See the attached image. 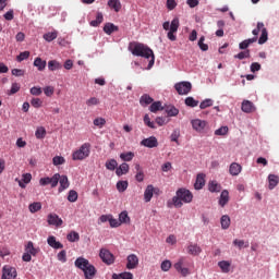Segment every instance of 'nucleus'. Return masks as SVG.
<instances>
[{
    "mask_svg": "<svg viewBox=\"0 0 279 279\" xmlns=\"http://www.w3.org/2000/svg\"><path fill=\"white\" fill-rule=\"evenodd\" d=\"M129 51L133 56H136L137 58H146V60H149L147 70L151 69L154 66V63L156 62V57L154 56V50H151L149 47L145 46V44H130Z\"/></svg>",
    "mask_w": 279,
    "mask_h": 279,
    "instance_id": "f257e3e1",
    "label": "nucleus"
},
{
    "mask_svg": "<svg viewBox=\"0 0 279 279\" xmlns=\"http://www.w3.org/2000/svg\"><path fill=\"white\" fill-rule=\"evenodd\" d=\"M191 202H193V193L186 190V187L177 190L175 195L172 197L174 208H182L184 204H191Z\"/></svg>",
    "mask_w": 279,
    "mask_h": 279,
    "instance_id": "f03ea898",
    "label": "nucleus"
},
{
    "mask_svg": "<svg viewBox=\"0 0 279 279\" xmlns=\"http://www.w3.org/2000/svg\"><path fill=\"white\" fill-rule=\"evenodd\" d=\"M162 28L168 32L167 38L171 40L172 43L177 40L175 34L178 33V29L180 28V19L174 17L171 23L169 21L163 22Z\"/></svg>",
    "mask_w": 279,
    "mask_h": 279,
    "instance_id": "7ed1b4c3",
    "label": "nucleus"
},
{
    "mask_svg": "<svg viewBox=\"0 0 279 279\" xmlns=\"http://www.w3.org/2000/svg\"><path fill=\"white\" fill-rule=\"evenodd\" d=\"M90 156V145L84 143L77 150L72 154V160H86Z\"/></svg>",
    "mask_w": 279,
    "mask_h": 279,
    "instance_id": "20e7f679",
    "label": "nucleus"
},
{
    "mask_svg": "<svg viewBox=\"0 0 279 279\" xmlns=\"http://www.w3.org/2000/svg\"><path fill=\"white\" fill-rule=\"evenodd\" d=\"M58 182H60V173H54L52 177H44L39 179L40 186H51V189H56L58 186Z\"/></svg>",
    "mask_w": 279,
    "mask_h": 279,
    "instance_id": "39448f33",
    "label": "nucleus"
},
{
    "mask_svg": "<svg viewBox=\"0 0 279 279\" xmlns=\"http://www.w3.org/2000/svg\"><path fill=\"white\" fill-rule=\"evenodd\" d=\"M193 88L191 82L182 81L174 85V89L177 90L178 95H189Z\"/></svg>",
    "mask_w": 279,
    "mask_h": 279,
    "instance_id": "423d86ee",
    "label": "nucleus"
},
{
    "mask_svg": "<svg viewBox=\"0 0 279 279\" xmlns=\"http://www.w3.org/2000/svg\"><path fill=\"white\" fill-rule=\"evenodd\" d=\"M17 276H19V272L16 271V268H14L10 265H4L2 267L1 279H16Z\"/></svg>",
    "mask_w": 279,
    "mask_h": 279,
    "instance_id": "0eeeda50",
    "label": "nucleus"
},
{
    "mask_svg": "<svg viewBox=\"0 0 279 279\" xmlns=\"http://www.w3.org/2000/svg\"><path fill=\"white\" fill-rule=\"evenodd\" d=\"M99 256L105 265L114 264V255L107 248H100Z\"/></svg>",
    "mask_w": 279,
    "mask_h": 279,
    "instance_id": "6e6552de",
    "label": "nucleus"
},
{
    "mask_svg": "<svg viewBox=\"0 0 279 279\" xmlns=\"http://www.w3.org/2000/svg\"><path fill=\"white\" fill-rule=\"evenodd\" d=\"M175 271L178 274H181L183 278H186L191 274V270L189 268L184 267V257L180 258L174 265H173Z\"/></svg>",
    "mask_w": 279,
    "mask_h": 279,
    "instance_id": "1a4fd4ad",
    "label": "nucleus"
},
{
    "mask_svg": "<svg viewBox=\"0 0 279 279\" xmlns=\"http://www.w3.org/2000/svg\"><path fill=\"white\" fill-rule=\"evenodd\" d=\"M140 145H142V147H147L148 149H154L155 147H158V138H156V136H149L142 140Z\"/></svg>",
    "mask_w": 279,
    "mask_h": 279,
    "instance_id": "9d476101",
    "label": "nucleus"
},
{
    "mask_svg": "<svg viewBox=\"0 0 279 279\" xmlns=\"http://www.w3.org/2000/svg\"><path fill=\"white\" fill-rule=\"evenodd\" d=\"M47 221L49 226H54L56 228H60L64 223L62 218L58 216V214H49L47 217Z\"/></svg>",
    "mask_w": 279,
    "mask_h": 279,
    "instance_id": "9b49d317",
    "label": "nucleus"
},
{
    "mask_svg": "<svg viewBox=\"0 0 279 279\" xmlns=\"http://www.w3.org/2000/svg\"><path fill=\"white\" fill-rule=\"evenodd\" d=\"M89 265H90V262L83 256L77 257L74 262V267H76V269H81V271L83 272L86 271Z\"/></svg>",
    "mask_w": 279,
    "mask_h": 279,
    "instance_id": "f8f14e48",
    "label": "nucleus"
},
{
    "mask_svg": "<svg viewBox=\"0 0 279 279\" xmlns=\"http://www.w3.org/2000/svg\"><path fill=\"white\" fill-rule=\"evenodd\" d=\"M58 183L60 184L58 189V193H64L69 186H71V183L69 182V177L65 174L60 175Z\"/></svg>",
    "mask_w": 279,
    "mask_h": 279,
    "instance_id": "ddd939ff",
    "label": "nucleus"
},
{
    "mask_svg": "<svg viewBox=\"0 0 279 279\" xmlns=\"http://www.w3.org/2000/svg\"><path fill=\"white\" fill-rule=\"evenodd\" d=\"M15 182H17L20 189H26L27 184H29V182H32V173L22 174V180L16 178Z\"/></svg>",
    "mask_w": 279,
    "mask_h": 279,
    "instance_id": "4468645a",
    "label": "nucleus"
},
{
    "mask_svg": "<svg viewBox=\"0 0 279 279\" xmlns=\"http://www.w3.org/2000/svg\"><path fill=\"white\" fill-rule=\"evenodd\" d=\"M126 269H136L138 267V256L131 254L126 257Z\"/></svg>",
    "mask_w": 279,
    "mask_h": 279,
    "instance_id": "2eb2a0df",
    "label": "nucleus"
},
{
    "mask_svg": "<svg viewBox=\"0 0 279 279\" xmlns=\"http://www.w3.org/2000/svg\"><path fill=\"white\" fill-rule=\"evenodd\" d=\"M205 185H206V174L198 173L196 177V181L194 183V189L196 191H202V189H204Z\"/></svg>",
    "mask_w": 279,
    "mask_h": 279,
    "instance_id": "dca6fc26",
    "label": "nucleus"
},
{
    "mask_svg": "<svg viewBox=\"0 0 279 279\" xmlns=\"http://www.w3.org/2000/svg\"><path fill=\"white\" fill-rule=\"evenodd\" d=\"M228 202H230V192H228V190H223L218 199V204L221 208H226Z\"/></svg>",
    "mask_w": 279,
    "mask_h": 279,
    "instance_id": "f3484780",
    "label": "nucleus"
},
{
    "mask_svg": "<svg viewBox=\"0 0 279 279\" xmlns=\"http://www.w3.org/2000/svg\"><path fill=\"white\" fill-rule=\"evenodd\" d=\"M206 121L201 119H195L191 121L193 130L196 132H203L204 128H206Z\"/></svg>",
    "mask_w": 279,
    "mask_h": 279,
    "instance_id": "a211bd4d",
    "label": "nucleus"
},
{
    "mask_svg": "<svg viewBox=\"0 0 279 279\" xmlns=\"http://www.w3.org/2000/svg\"><path fill=\"white\" fill-rule=\"evenodd\" d=\"M242 112H245L246 114H250L256 110V107L254 106V102L250 100H244L241 106Z\"/></svg>",
    "mask_w": 279,
    "mask_h": 279,
    "instance_id": "6ab92c4d",
    "label": "nucleus"
},
{
    "mask_svg": "<svg viewBox=\"0 0 279 279\" xmlns=\"http://www.w3.org/2000/svg\"><path fill=\"white\" fill-rule=\"evenodd\" d=\"M130 173V165L126 162L121 163L117 169H116V175L118 178H121V175H128Z\"/></svg>",
    "mask_w": 279,
    "mask_h": 279,
    "instance_id": "aec40b11",
    "label": "nucleus"
},
{
    "mask_svg": "<svg viewBox=\"0 0 279 279\" xmlns=\"http://www.w3.org/2000/svg\"><path fill=\"white\" fill-rule=\"evenodd\" d=\"M47 243L50 247H52L53 250H62V247H64V245L60 242H58L56 240V236L53 235H49L47 239Z\"/></svg>",
    "mask_w": 279,
    "mask_h": 279,
    "instance_id": "412c9836",
    "label": "nucleus"
},
{
    "mask_svg": "<svg viewBox=\"0 0 279 279\" xmlns=\"http://www.w3.org/2000/svg\"><path fill=\"white\" fill-rule=\"evenodd\" d=\"M243 171V167L240 163L232 162L229 167L230 175L236 177Z\"/></svg>",
    "mask_w": 279,
    "mask_h": 279,
    "instance_id": "4be33fe9",
    "label": "nucleus"
},
{
    "mask_svg": "<svg viewBox=\"0 0 279 279\" xmlns=\"http://www.w3.org/2000/svg\"><path fill=\"white\" fill-rule=\"evenodd\" d=\"M163 110L167 112L168 117H178V114H180V110L173 105H166Z\"/></svg>",
    "mask_w": 279,
    "mask_h": 279,
    "instance_id": "5701e85b",
    "label": "nucleus"
},
{
    "mask_svg": "<svg viewBox=\"0 0 279 279\" xmlns=\"http://www.w3.org/2000/svg\"><path fill=\"white\" fill-rule=\"evenodd\" d=\"M83 274L85 276V279H93L97 274V268H95L93 264H89Z\"/></svg>",
    "mask_w": 279,
    "mask_h": 279,
    "instance_id": "b1692460",
    "label": "nucleus"
},
{
    "mask_svg": "<svg viewBox=\"0 0 279 279\" xmlns=\"http://www.w3.org/2000/svg\"><path fill=\"white\" fill-rule=\"evenodd\" d=\"M150 104H154V98H151V96H149L148 94H144L141 96L140 105L143 108H147V106H149Z\"/></svg>",
    "mask_w": 279,
    "mask_h": 279,
    "instance_id": "393cba45",
    "label": "nucleus"
},
{
    "mask_svg": "<svg viewBox=\"0 0 279 279\" xmlns=\"http://www.w3.org/2000/svg\"><path fill=\"white\" fill-rule=\"evenodd\" d=\"M104 32L107 34V36H111L114 34V32H119V26L112 24V23H106L104 26Z\"/></svg>",
    "mask_w": 279,
    "mask_h": 279,
    "instance_id": "a878e982",
    "label": "nucleus"
},
{
    "mask_svg": "<svg viewBox=\"0 0 279 279\" xmlns=\"http://www.w3.org/2000/svg\"><path fill=\"white\" fill-rule=\"evenodd\" d=\"M208 191L209 193H221V184L217 181H209Z\"/></svg>",
    "mask_w": 279,
    "mask_h": 279,
    "instance_id": "bb28decb",
    "label": "nucleus"
},
{
    "mask_svg": "<svg viewBox=\"0 0 279 279\" xmlns=\"http://www.w3.org/2000/svg\"><path fill=\"white\" fill-rule=\"evenodd\" d=\"M202 252V247L197 244H190L187 246V254H191V256H199Z\"/></svg>",
    "mask_w": 279,
    "mask_h": 279,
    "instance_id": "cd10ccee",
    "label": "nucleus"
},
{
    "mask_svg": "<svg viewBox=\"0 0 279 279\" xmlns=\"http://www.w3.org/2000/svg\"><path fill=\"white\" fill-rule=\"evenodd\" d=\"M25 252L31 256H36L40 252V248L34 247V242L29 241L25 246Z\"/></svg>",
    "mask_w": 279,
    "mask_h": 279,
    "instance_id": "c85d7f7f",
    "label": "nucleus"
},
{
    "mask_svg": "<svg viewBox=\"0 0 279 279\" xmlns=\"http://www.w3.org/2000/svg\"><path fill=\"white\" fill-rule=\"evenodd\" d=\"M268 182H269L268 189L270 191H274L278 186L279 177L276 174H269Z\"/></svg>",
    "mask_w": 279,
    "mask_h": 279,
    "instance_id": "c756f323",
    "label": "nucleus"
},
{
    "mask_svg": "<svg viewBox=\"0 0 279 279\" xmlns=\"http://www.w3.org/2000/svg\"><path fill=\"white\" fill-rule=\"evenodd\" d=\"M33 64L36 66L37 71H44L47 69V61L43 60L40 57H37Z\"/></svg>",
    "mask_w": 279,
    "mask_h": 279,
    "instance_id": "7c9ffc66",
    "label": "nucleus"
},
{
    "mask_svg": "<svg viewBox=\"0 0 279 279\" xmlns=\"http://www.w3.org/2000/svg\"><path fill=\"white\" fill-rule=\"evenodd\" d=\"M101 23H104V13L97 12L96 20L89 22V25L92 27H99V25H101Z\"/></svg>",
    "mask_w": 279,
    "mask_h": 279,
    "instance_id": "2f4dec72",
    "label": "nucleus"
},
{
    "mask_svg": "<svg viewBox=\"0 0 279 279\" xmlns=\"http://www.w3.org/2000/svg\"><path fill=\"white\" fill-rule=\"evenodd\" d=\"M230 223H231L230 216H228V215L221 216L220 226H221L222 230H228V228H230Z\"/></svg>",
    "mask_w": 279,
    "mask_h": 279,
    "instance_id": "473e14b6",
    "label": "nucleus"
},
{
    "mask_svg": "<svg viewBox=\"0 0 279 279\" xmlns=\"http://www.w3.org/2000/svg\"><path fill=\"white\" fill-rule=\"evenodd\" d=\"M153 197H154V185H147L144 192V199L145 202H151Z\"/></svg>",
    "mask_w": 279,
    "mask_h": 279,
    "instance_id": "72a5a7b5",
    "label": "nucleus"
},
{
    "mask_svg": "<svg viewBox=\"0 0 279 279\" xmlns=\"http://www.w3.org/2000/svg\"><path fill=\"white\" fill-rule=\"evenodd\" d=\"M48 69L50 71H60L62 69V63H60L58 60H50L48 61Z\"/></svg>",
    "mask_w": 279,
    "mask_h": 279,
    "instance_id": "f704fd0d",
    "label": "nucleus"
},
{
    "mask_svg": "<svg viewBox=\"0 0 279 279\" xmlns=\"http://www.w3.org/2000/svg\"><path fill=\"white\" fill-rule=\"evenodd\" d=\"M230 262L221 260L218 263V267L221 269L222 274H230Z\"/></svg>",
    "mask_w": 279,
    "mask_h": 279,
    "instance_id": "c9c22d12",
    "label": "nucleus"
},
{
    "mask_svg": "<svg viewBox=\"0 0 279 279\" xmlns=\"http://www.w3.org/2000/svg\"><path fill=\"white\" fill-rule=\"evenodd\" d=\"M120 158L121 160H123V162H132V160H134V153L133 151L121 153Z\"/></svg>",
    "mask_w": 279,
    "mask_h": 279,
    "instance_id": "e433bc0d",
    "label": "nucleus"
},
{
    "mask_svg": "<svg viewBox=\"0 0 279 279\" xmlns=\"http://www.w3.org/2000/svg\"><path fill=\"white\" fill-rule=\"evenodd\" d=\"M149 110L150 112L156 113L159 110H165V107H162V102L158 100V101L151 102Z\"/></svg>",
    "mask_w": 279,
    "mask_h": 279,
    "instance_id": "4c0bfd02",
    "label": "nucleus"
},
{
    "mask_svg": "<svg viewBox=\"0 0 279 279\" xmlns=\"http://www.w3.org/2000/svg\"><path fill=\"white\" fill-rule=\"evenodd\" d=\"M108 5H109V8L114 10V12L121 11V1L120 0H109Z\"/></svg>",
    "mask_w": 279,
    "mask_h": 279,
    "instance_id": "58836bf2",
    "label": "nucleus"
},
{
    "mask_svg": "<svg viewBox=\"0 0 279 279\" xmlns=\"http://www.w3.org/2000/svg\"><path fill=\"white\" fill-rule=\"evenodd\" d=\"M105 167L108 171H114V169L119 167V162H117L116 159H109L106 161Z\"/></svg>",
    "mask_w": 279,
    "mask_h": 279,
    "instance_id": "ea45409f",
    "label": "nucleus"
},
{
    "mask_svg": "<svg viewBox=\"0 0 279 279\" xmlns=\"http://www.w3.org/2000/svg\"><path fill=\"white\" fill-rule=\"evenodd\" d=\"M267 40H269V33L267 32V28H263L260 37L258 38V45H265Z\"/></svg>",
    "mask_w": 279,
    "mask_h": 279,
    "instance_id": "a19ab883",
    "label": "nucleus"
},
{
    "mask_svg": "<svg viewBox=\"0 0 279 279\" xmlns=\"http://www.w3.org/2000/svg\"><path fill=\"white\" fill-rule=\"evenodd\" d=\"M66 239L70 241V243H77V241H80V233H77V231H71L66 235Z\"/></svg>",
    "mask_w": 279,
    "mask_h": 279,
    "instance_id": "79ce46f5",
    "label": "nucleus"
},
{
    "mask_svg": "<svg viewBox=\"0 0 279 279\" xmlns=\"http://www.w3.org/2000/svg\"><path fill=\"white\" fill-rule=\"evenodd\" d=\"M185 106L189 108H197V106H199V100H195V98L190 96L185 98Z\"/></svg>",
    "mask_w": 279,
    "mask_h": 279,
    "instance_id": "37998d69",
    "label": "nucleus"
},
{
    "mask_svg": "<svg viewBox=\"0 0 279 279\" xmlns=\"http://www.w3.org/2000/svg\"><path fill=\"white\" fill-rule=\"evenodd\" d=\"M116 186L119 193H125V191H128L129 183L128 181H118Z\"/></svg>",
    "mask_w": 279,
    "mask_h": 279,
    "instance_id": "c03bdc74",
    "label": "nucleus"
},
{
    "mask_svg": "<svg viewBox=\"0 0 279 279\" xmlns=\"http://www.w3.org/2000/svg\"><path fill=\"white\" fill-rule=\"evenodd\" d=\"M233 58L235 60H245V58H251L250 49L241 51L238 54H234Z\"/></svg>",
    "mask_w": 279,
    "mask_h": 279,
    "instance_id": "a18cd8bd",
    "label": "nucleus"
},
{
    "mask_svg": "<svg viewBox=\"0 0 279 279\" xmlns=\"http://www.w3.org/2000/svg\"><path fill=\"white\" fill-rule=\"evenodd\" d=\"M43 208V204L40 202H35V203H32L29 206H28V209H29V213H38V210H41Z\"/></svg>",
    "mask_w": 279,
    "mask_h": 279,
    "instance_id": "49530a36",
    "label": "nucleus"
},
{
    "mask_svg": "<svg viewBox=\"0 0 279 279\" xmlns=\"http://www.w3.org/2000/svg\"><path fill=\"white\" fill-rule=\"evenodd\" d=\"M35 136L36 138H38L39 141L45 138V136H47V130H45L44 126H39L37 128L36 132H35Z\"/></svg>",
    "mask_w": 279,
    "mask_h": 279,
    "instance_id": "de8ad7c7",
    "label": "nucleus"
},
{
    "mask_svg": "<svg viewBox=\"0 0 279 279\" xmlns=\"http://www.w3.org/2000/svg\"><path fill=\"white\" fill-rule=\"evenodd\" d=\"M233 245L238 247L239 250H243V247H250V243H245V240H233Z\"/></svg>",
    "mask_w": 279,
    "mask_h": 279,
    "instance_id": "09e8293b",
    "label": "nucleus"
},
{
    "mask_svg": "<svg viewBox=\"0 0 279 279\" xmlns=\"http://www.w3.org/2000/svg\"><path fill=\"white\" fill-rule=\"evenodd\" d=\"M56 38H58L57 32H50V33L44 34V40H46L47 43H52V40H56Z\"/></svg>",
    "mask_w": 279,
    "mask_h": 279,
    "instance_id": "8fccbe9b",
    "label": "nucleus"
},
{
    "mask_svg": "<svg viewBox=\"0 0 279 279\" xmlns=\"http://www.w3.org/2000/svg\"><path fill=\"white\" fill-rule=\"evenodd\" d=\"M213 104H215V100H213L210 98H206L205 100H203L199 104V108H201V110H206V108H210L213 106Z\"/></svg>",
    "mask_w": 279,
    "mask_h": 279,
    "instance_id": "3c124183",
    "label": "nucleus"
},
{
    "mask_svg": "<svg viewBox=\"0 0 279 279\" xmlns=\"http://www.w3.org/2000/svg\"><path fill=\"white\" fill-rule=\"evenodd\" d=\"M230 132L228 126H220L218 130L215 131V136H226Z\"/></svg>",
    "mask_w": 279,
    "mask_h": 279,
    "instance_id": "603ef678",
    "label": "nucleus"
},
{
    "mask_svg": "<svg viewBox=\"0 0 279 279\" xmlns=\"http://www.w3.org/2000/svg\"><path fill=\"white\" fill-rule=\"evenodd\" d=\"M144 123L145 125H147V128H150V130H156V123L151 121V119L149 118V114L147 113L144 116Z\"/></svg>",
    "mask_w": 279,
    "mask_h": 279,
    "instance_id": "864d4df0",
    "label": "nucleus"
},
{
    "mask_svg": "<svg viewBox=\"0 0 279 279\" xmlns=\"http://www.w3.org/2000/svg\"><path fill=\"white\" fill-rule=\"evenodd\" d=\"M119 221L121 223H130V216L128 215V211H122L119 215Z\"/></svg>",
    "mask_w": 279,
    "mask_h": 279,
    "instance_id": "5fc2aeb1",
    "label": "nucleus"
},
{
    "mask_svg": "<svg viewBox=\"0 0 279 279\" xmlns=\"http://www.w3.org/2000/svg\"><path fill=\"white\" fill-rule=\"evenodd\" d=\"M78 195L75 190H70L68 193V202H71V204L75 203L77 199Z\"/></svg>",
    "mask_w": 279,
    "mask_h": 279,
    "instance_id": "6e6d98bb",
    "label": "nucleus"
},
{
    "mask_svg": "<svg viewBox=\"0 0 279 279\" xmlns=\"http://www.w3.org/2000/svg\"><path fill=\"white\" fill-rule=\"evenodd\" d=\"M64 162H66V160L62 156H54L52 158V165H54V167H58L60 165H64Z\"/></svg>",
    "mask_w": 279,
    "mask_h": 279,
    "instance_id": "4d7b16f0",
    "label": "nucleus"
},
{
    "mask_svg": "<svg viewBox=\"0 0 279 279\" xmlns=\"http://www.w3.org/2000/svg\"><path fill=\"white\" fill-rule=\"evenodd\" d=\"M21 90V85L19 83H12L11 89L8 95H16Z\"/></svg>",
    "mask_w": 279,
    "mask_h": 279,
    "instance_id": "13d9d810",
    "label": "nucleus"
},
{
    "mask_svg": "<svg viewBox=\"0 0 279 279\" xmlns=\"http://www.w3.org/2000/svg\"><path fill=\"white\" fill-rule=\"evenodd\" d=\"M206 40V37L202 36L198 40V47L201 51H208V45L204 43Z\"/></svg>",
    "mask_w": 279,
    "mask_h": 279,
    "instance_id": "bf43d9fd",
    "label": "nucleus"
},
{
    "mask_svg": "<svg viewBox=\"0 0 279 279\" xmlns=\"http://www.w3.org/2000/svg\"><path fill=\"white\" fill-rule=\"evenodd\" d=\"M160 269L161 271H169V269H171V260L169 259L163 260L160 265Z\"/></svg>",
    "mask_w": 279,
    "mask_h": 279,
    "instance_id": "052dcab7",
    "label": "nucleus"
},
{
    "mask_svg": "<svg viewBox=\"0 0 279 279\" xmlns=\"http://www.w3.org/2000/svg\"><path fill=\"white\" fill-rule=\"evenodd\" d=\"M31 95H34L35 97H40V95H43V88L37 86L32 87Z\"/></svg>",
    "mask_w": 279,
    "mask_h": 279,
    "instance_id": "680f3d73",
    "label": "nucleus"
},
{
    "mask_svg": "<svg viewBox=\"0 0 279 279\" xmlns=\"http://www.w3.org/2000/svg\"><path fill=\"white\" fill-rule=\"evenodd\" d=\"M29 58V51H23L17 57V62H23V60H27Z\"/></svg>",
    "mask_w": 279,
    "mask_h": 279,
    "instance_id": "e2e57ef3",
    "label": "nucleus"
},
{
    "mask_svg": "<svg viewBox=\"0 0 279 279\" xmlns=\"http://www.w3.org/2000/svg\"><path fill=\"white\" fill-rule=\"evenodd\" d=\"M31 106H33V108H41L43 107V100H40V98H33L31 100Z\"/></svg>",
    "mask_w": 279,
    "mask_h": 279,
    "instance_id": "0e129e2a",
    "label": "nucleus"
},
{
    "mask_svg": "<svg viewBox=\"0 0 279 279\" xmlns=\"http://www.w3.org/2000/svg\"><path fill=\"white\" fill-rule=\"evenodd\" d=\"M109 226L110 228H119V226H121V222L117 218H113L111 215V218H109Z\"/></svg>",
    "mask_w": 279,
    "mask_h": 279,
    "instance_id": "69168bd1",
    "label": "nucleus"
},
{
    "mask_svg": "<svg viewBox=\"0 0 279 279\" xmlns=\"http://www.w3.org/2000/svg\"><path fill=\"white\" fill-rule=\"evenodd\" d=\"M57 258L60 260V263H66V251L63 250L59 252Z\"/></svg>",
    "mask_w": 279,
    "mask_h": 279,
    "instance_id": "338daca9",
    "label": "nucleus"
},
{
    "mask_svg": "<svg viewBox=\"0 0 279 279\" xmlns=\"http://www.w3.org/2000/svg\"><path fill=\"white\" fill-rule=\"evenodd\" d=\"M98 104H99V99L97 97H92L86 100V106H88V107L98 106Z\"/></svg>",
    "mask_w": 279,
    "mask_h": 279,
    "instance_id": "774afa93",
    "label": "nucleus"
}]
</instances>
